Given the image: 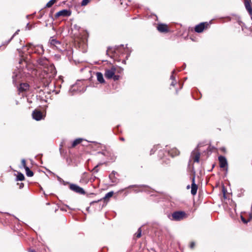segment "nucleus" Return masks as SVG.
Segmentation results:
<instances>
[{"mask_svg": "<svg viewBox=\"0 0 252 252\" xmlns=\"http://www.w3.org/2000/svg\"><path fill=\"white\" fill-rule=\"evenodd\" d=\"M44 72L45 73V76L44 77V78L47 79L46 82L48 83L56 76L57 71L55 66L51 64L47 68H45Z\"/></svg>", "mask_w": 252, "mask_h": 252, "instance_id": "1", "label": "nucleus"}, {"mask_svg": "<svg viewBox=\"0 0 252 252\" xmlns=\"http://www.w3.org/2000/svg\"><path fill=\"white\" fill-rule=\"evenodd\" d=\"M173 219L175 220H180L186 217L184 212H175L172 215Z\"/></svg>", "mask_w": 252, "mask_h": 252, "instance_id": "2", "label": "nucleus"}, {"mask_svg": "<svg viewBox=\"0 0 252 252\" xmlns=\"http://www.w3.org/2000/svg\"><path fill=\"white\" fill-rule=\"evenodd\" d=\"M69 188L71 190L80 194H84L85 193L83 188L75 184H70L69 186Z\"/></svg>", "mask_w": 252, "mask_h": 252, "instance_id": "3", "label": "nucleus"}, {"mask_svg": "<svg viewBox=\"0 0 252 252\" xmlns=\"http://www.w3.org/2000/svg\"><path fill=\"white\" fill-rule=\"evenodd\" d=\"M116 68L114 66H112L110 69H106L104 74L105 77L108 79L112 78L116 72Z\"/></svg>", "mask_w": 252, "mask_h": 252, "instance_id": "4", "label": "nucleus"}, {"mask_svg": "<svg viewBox=\"0 0 252 252\" xmlns=\"http://www.w3.org/2000/svg\"><path fill=\"white\" fill-rule=\"evenodd\" d=\"M32 116L33 119L36 121H40L44 118L42 112L37 110H35L33 111Z\"/></svg>", "mask_w": 252, "mask_h": 252, "instance_id": "5", "label": "nucleus"}, {"mask_svg": "<svg viewBox=\"0 0 252 252\" xmlns=\"http://www.w3.org/2000/svg\"><path fill=\"white\" fill-rule=\"evenodd\" d=\"M208 25L207 22L201 23L195 27L194 30L196 32H201Z\"/></svg>", "mask_w": 252, "mask_h": 252, "instance_id": "6", "label": "nucleus"}, {"mask_svg": "<svg viewBox=\"0 0 252 252\" xmlns=\"http://www.w3.org/2000/svg\"><path fill=\"white\" fill-rule=\"evenodd\" d=\"M71 14L70 10L67 9H63L58 12L55 15L56 17H59L60 16L67 17L69 16Z\"/></svg>", "mask_w": 252, "mask_h": 252, "instance_id": "7", "label": "nucleus"}, {"mask_svg": "<svg viewBox=\"0 0 252 252\" xmlns=\"http://www.w3.org/2000/svg\"><path fill=\"white\" fill-rule=\"evenodd\" d=\"M220 166V168H224L227 166V162L226 158L223 156L219 157Z\"/></svg>", "mask_w": 252, "mask_h": 252, "instance_id": "8", "label": "nucleus"}, {"mask_svg": "<svg viewBox=\"0 0 252 252\" xmlns=\"http://www.w3.org/2000/svg\"><path fill=\"white\" fill-rule=\"evenodd\" d=\"M191 193L193 195H194L196 194L197 190V186L195 184V178L193 177L192 179V184H191Z\"/></svg>", "mask_w": 252, "mask_h": 252, "instance_id": "9", "label": "nucleus"}, {"mask_svg": "<svg viewBox=\"0 0 252 252\" xmlns=\"http://www.w3.org/2000/svg\"><path fill=\"white\" fill-rule=\"evenodd\" d=\"M157 29L158 31L161 32H167L168 31L167 26L165 24H158Z\"/></svg>", "mask_w": 252, "mask_h": 252, "instance_id": "10", "label": "nucleus"}, {"mask_svg": "<svg viewBox=\"0 0 252 252\" xmlns=\"http://www.w3.org/2000/svg\"><path fill=\"white\" fill-rule=\"evenodd\" d=\"M29 86L27 83L21 84L19 88L20 91H25L29 89Z\"/></svg>", "mask_w": 252, "mask_h": 252, "instance_id": "11", "label": "nucleus"}, {"mask_svg": "<svg viewBox=\"0 0 252 252\" xmlns=\"http://www.w3.org/2000/svg\"><path fill=\"white\" fill-rule=\"evenodd\" d=\"M245 5L248 11L252 10V6L251 5V2L250 0H245Z\"/></svg>", "mask_w": 252, "mask_h": 252, "instance_id": "12", "label": "nucleus"}, {"mask_svg": "<svg viewBox=\"0 0 252 252\" xmlns=\"http://www.w3.org/2000/svg\"><path fill=\"white\" fill-rule=\"evenodd\" d=\"M96 77L97 80L98 82H99L101 83L104 82V80L103 79V75L100 72H97L96 73Z\"/></svg>", "mask_w": 252, "mask_h": 252, "instance_id": "13", "label": "nucleus"}, {"mask_svg": "<svg viewBox=\"0 0 252 252\" xmlns=\"http://www.w3.org/2000/svg\"><path fill=\"white\" fill-rule=\"evenodd\" d=\"M50 43L51 45L55 46L57 48H59L58 45H60V42L59 41L53 38L50 40Z\"/></svg>", "mask_w": 252, "mask_h": 252, "instance_id": "14", "label": "nucleus"}, {"mask_svg": "<svg viewBox=\"0 0 252 252\" xmlns=\"http://www.w3.org/2000/svg\"><path fill=\"white\" fill-rule=\"evenodd\" d=\"M169 154L172 156L174 157L177 156L179 154V151L176 149H172L170 152H169Z\"/></svg>", "mask_w": 252, "mask_h": 252, "instance_id": "15", "label": "nucleus"}, {"mask_svg": "<svg viewBox=\"0 0 252 252\" xmlns=\"http://www.w3.org/2000/svg\"><path fill=\"white\" fill-rule=\"evenodd\" d=\"M26 171V175L28 177H32L33 175V173L31 171L28 167H26L25 169Z\"/></svg>", "mask_w": 252, "mask_h": 252, "instance_id": "16", "label": "nucleus"}, {"mask_svg": "<svg viewBox=\"0 0 252 252\" xmlns=\"http://www.w3.org/2000/svg\"><path fill=\"white\" fill-rule=\"evenodd\" d=\"M83 139L81 138L76 139L73 141L72 143V147H74L82 141Z\"/></svg>", "mask_w": 252, "mask_h": 252, "instance_id": "17", "label": "nucleus"}, {"mask_svg": "<svg viewBox=\"0 0 252 252\" xmlns=\"http://www.w3.org/2000/svg\"><path fill=\"white\" fill-rule=\"evenodd\" d=\"M194 154L193 159L194 162H198L200 158V153L199 152L194 153Z\"/></svg>", "mask_w": 252, "mask_h": 252, "instance_id": "18", "label": "nucleus"}, {"mask_svg": "<svg viewBox=\"0 0 252 252\" xmlns=\"http://www.w3.org/2000/svg\"><path fill=\"white\" fill-rule=\"evenodd\" d=\"M25 179V177L24 175L21 173H18V175L17 176L16 180L17 181H23Z\"/></svg>", "mask_w": 252, "mask_h": 252, "instance_id": "19", "label": "nucleus"}, {"mask_svg": "<svg viewBox=\"0 0 252 252\" xmlns=\"http://www.w3.org/2000/svg\"><path fill=\"white\" fill-rule=\"evenodd\" d=\"M174 72H175V70H173L172 72V74L170 76V79L172 80V81L171 83V85L173 86H174L176 84V81H175V78L173 76V73H174Z\"/></svg>", "mask_w": 252, "mask_h": 252, "instance_id": "20", "label": "nucleus"}, {"mask_svg": "<svg viewBox=\"0 0 252 252\" xmlns=\"http://www.w3.org/2000/svg\"><path fill=\"white\" fill-rule=\"evenodd\" d=\"M113 195V191L109 192H108L107 193H106L105 194V195L103 197V199L105 200L107 198H109L112 197Z\"/></svg>", "mask_w": 252, "mask_h": 252, "instance_id": "21", "label": "nucleus"}, {"mask_svg": "<svg viewBox=\"0 0 252 252\" xmlns=\"http://www.w3.org/2000/svg\"><path fill=\"white\" fill-rule=\"evenodd\" d=\"M142 230L141 227L139 228L137 232L135 234L136 238H140L141 236Z\"/></svg>", "mask_w": 252, "mask_h": 252, "instance_id": "22", "label": "nucleus"}, {"mask_svg": "<svg viewBox=\"0 0 252 252\" xmlns=\"http://www.w3.org/2000/svg\"><path fill=\"white\" fill-rule=\"evenodd\" d=\"M87 176L86 173L85 172L82 175V176L81 177V179H80V182H87V179H85L86 177Z\"/></svg>", "mask_w": 252, "mask_h": 252, "instance_id": "23", "label": "nucleus"}, {"mask_svg": "<svg viewBox=\"0 0 252 252\" xmlns=\"http://www.w3.org/2000/svg\"><path fill=\"white\" fill-rule=\"evenodd\" d=\"M56 2V0H50L47 4L46 7H51Z\"/></svg>", "mask_w": 252, "mask_h": 252, "instance_id": "24", "label": "nucleus"}, {"mask_svg": "<svg viewBox=\"0 0 252 252\" xmlns=\"http://www.w3.org/2000/svg\"><path fill=\"white\" fill-rule=\"evenodd\" d=\"M90 0H82L81 2L82 6H86L90 2Z\"/></svg>", "mask_w": 252, "mask_h": 252, "instance_id": "25", "label": "nucleus"}, {"mask_svg": "<svg viewBox=\"0 0 252 252\" xmlns=\"http://www.w3.org/2000/svg\"><path fill=\"white\" fill-rule=\"evenodd\" d=\"M21 163H22V166L25 169L26 168V167H27L26 166V161L25 159H22V160H21Z\"/></svg>", "mask_w": 252, "mask_h": 252, "instance_id": "26", "label": "nucleus"}, {"mask_svg": "<svg viewBox=\"0 0 252 252\" xmlns=\"http://www.w3.org/2000/svg\"><path fill=\"white\" fill-rule=\"evenodd\" d=\"M98 164L96 165L94 168L92 170V171H94V172H97L98 171Z\"/></svg>", "mask_w": 252, "mask_h": 252, "instance_id": "27", "label": "nucleus"}, {"mask_svg": "<svg viewBox=\"0 0 252 252\" xmlns=\"http://www.w3.org/2000/svg\"><path fill=\"white\" fill-rule=\"evenodd\" d=\"M119 77H120L119 75H114V76H113L112 78H113V79L115 81H116V80H119Z\"/></svg>", "mask_w": 252, "mask_h": 252, "instance_id": "28", "label": "nucleus"}, {"mask_svg": "<svg viewBox=\"0 0 252 252\" xmlns=\"http://www.w3.org/2000/svg\"><path fill=\"white\" fill-rule=\"evenodd\" d=\"M115 54L119 53L121 52V48L117 49L114 51Z\"/></svg>", "mask_w": 252, "mask_h": 252, "instance_id": "29", "label": "nucleus"}, {"mask_svg": "<svg viewBox=\"0 0 252 252\" xmlns=\"http://www.w3.org/2000/svg\"><path fill=\"white\" fill-rule=\"evenodd\" d=\"M194 246H195V243L192 242L190 244V248L191 249H193L194 247Z\"/></svg>", "mask_w": 252, "mask_h": 252, "instance_id": "30", "label": "nucleus"}, {"mask_svg": "<svg viewBox=\"0 0 252 252\" xmlns=\"http://www.w3.org/2000/svg\"><path fill=\"white\" fill-rule=\"evenodd\" d=\"M248 12L249 13V14L251 16V19L252 20V10L249 11Z\"/></svg>", "mask_w": 252, "mask_h": 252, "instance_id": "31", "label": "nucleus"}, {"mask_svg": "<svg viewBox=\"0 0 252 252\" xmlns=\"http://www.w3.org/2000/svg\"><path fill=\"white\" fill-rule=\"evenodd\" d=\"M19 32V30H17L15 32V33L13 34V35L12 36V37H11V39L17 34L18 33V32Z\"/></svg>", "mask_w": 252, "mask_h": 252, "instance_id": "32", "label": "nucleus"}, {"mask_svg": "<svg viewBox=\"0 0 252 252\" xmlns=\"http://www.w3.org/2000/svg\"><path fill=\"white\" fill-rule=\"evenodd\" d=\"M23 187H24V184L23 183H21L20 185V188L21 189Z\"/></svg>", "mask_w": 252, "mask_h": 252, "instance_id": "33", "label": "nucleus"}, {"mask_svg": "<svg viewBox=\"0 0 252 252\" xmlns=\"http://www.w3.org/2000/svg\"><path fill=\"white\" fill-rule=\"evenodd\" d=\"M29 252H36L33 250H29Z\"/></svg>", "mask_w": 252, "mask_h": 252, "instance_id": "34", "label": "nucleus"}, {"mask_svg": "<svg viewBox=\"0 0 252 252\" xmlns=\"http://www.w3.org/2000/svg\"><path fill=\"white\" fill-rule=\"evenodd\" d=\"M109 52H110V49H108L107 50V54H108Z\"/></svg>", "mask_w": 252, "mask_h": 252, "instance_id": "35", "label": "nucleus"}, {"mask_svg": "<svg viewBox=\"0 0 252 252\" xmlns=\"http://www.w3.org/2000/svg\"><path fill=\"white\" fill-rule=\"evenodd\" d=\"M120 139H121V140H122V141H124V138H123V137H121V138H120Z\"/></svg>", "mask_w": 252, "mask_h": 252, "instance_id": "36", "label": "nucleus"}, {"mask_svg": "<svg viewBox=\"0 0 252 252\" xmlns=\"http://www.w3.org/2000/svg\"><path fill=\"white\" fill-rule=\"evenodd\" d=\"M189 185L187 186V189H189Z\"/></svg>", "mask_w": 252, "mask_h": 252, "instance_id": "37", "label": "nucleus"}, {"mask_svg": "<svg viewBox=\"0 0 252 252\" xmlns=\"http://www.w3.org/2000/svg\"><path fill=\"white\" fill-rule=\"evenodd\" d=\"M41 49H42V47H41ZM42 52H43V50H42Z\"/></svg>", "mask_w": 252, "mask_h": 252, "instance_id": "38", "label": "nucleus"}]
</instances>
